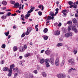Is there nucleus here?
<instances>
[{"mask_svg": "<svg viewBox=\"0 0 78 78\" xmlns=\"http://www.w3.org/2000/svg\"><path fill=\"white\" fill-rule=\"evenodd\" d=\"M72 34H73V33L70 32L69 33H66L65 34V36L66 37H70V36H72Z\"/></svg>", "mask_w": 78, "mask_h": 78, "instance_id": "nucleus-1", "label": "nucleus"}, {"mask_svg": "<svg viewBox=\"0 0 78 78\" xmlns=\"http://www.w3.org/2000/svg\"><path fill=\"white\" fill-rule=\"evenodd\" d=\"M32 30L31 28L30 27H28L27 28V32L25 33L26 35H28L29 33H30V31H31Z\"/></svg>", "mask_w": 78, "mask_h": 78, "instance_id": "nucleus-2", "label": "nucleus"}, {"mask_svg": "<svg viewBox=\"0 0 78 78\" xmlns=\"http://www.w3.org/2000/svg\"><path fill=\"white\" fill-rule=\"evenodd\" d=\"M49 62L50 61H49V60L48 59L45 60V64L47 67H50V65L49 64Z\"/></svg>", "mask_w": 78, "mask_h": 78, "instance_id": "nucleus-3", "label": "nucleus"}, {"mask_svg": "<svg viewBox=\"0 0 78 78\" xmlns=\"http://www.w3.org/2000/svg\"><path fill=\"white\" fill-rule=\"evenodd\" d=\"M55 65L56 66H58L59 65V58H56L55 60Z\"/></svg>", "mask_w": 78, "mask_h": 78, "instance_id": "nucleus-4", "label": "nucleus"}, {"mask_svg": "<svg viewBox=\"0 0 78 78\" xmlns=\"http://www.w3.org/2000/svg\"><path fill=\"white\" fill-rule=\"evenodd\" d=\"M68 62L70 63L71 65H73L75 64V60L73 59H71L69 60Z\"/></svg>", "mask_w": 78, "mask_h": 78, "instance_id": "nucleus-5", "label": "nucleus"}, {"mask_svg": "<svg viewBox=\"0 0 78 78\" xmlns=\"http://www.w3.org/2000/svg\"><path fill=\"white\" fill-rule=\"evenodd\" d=\"M49 61L52 65H54L55 64V61H54V58L52 57L49 60Z\"/></svg>", "mask_w": 78, "mask_h": 78, "instance_id": "nucleus-6", "label": "nucleus"}, {"mask_svg": "<svg viewBox=\"0 0 78 78\" xmlns=\"http://www.w3.org/2000/svg\"><path fill=\"white\" fill-rule=\"evenodd\" d=\"M54 16H52L51 17V16H48L47 19L46 20V21L47 20H54Z\"/></svg>", "mask_w": 78, "mask_h": 78, "instance_id": "nucleus-7", "label": "nucleus"}, {"mask_svg": "<svg viewBox=\"0 0 78 78\" xmlns=\"http://www.w3.org/2000/svg\"><path fill=\"white\" fill-rule=\"evenodd\" d=\"M57 77L59 78H64V74L62 73H60L57 75Z\"/></svg>", "mask_w": 78, "mask_h": 78, "instance_id": "nucleus-8", "label": "nucleus"}, {"mask_svg": "<svg viewBox=\"0 0 78 78\" xmlns=\"http://www.w3.org/2000/svg\"><path fill=\"white\" fill-rule=\"evenodd\" d=\"M73 31H74L76 33H78V30L76 28V26H74L72 29Z\"/></svg>", "mask_w": 78, "mask_h": 78, "instance_id": "nucleus-9", "label": "nucleus"}, {"mask_svg": "<svg viewBox=\"0 0 78 78\" xmlns=\"http://www.w3.org/2000/svg\"><path fill=\"white\" fill-rule=\"evenodd\" d=\"M60 34V32L59 30H56L54 33V35L55 36H58Z\"/></svg>", "mask_w": 78, "mask_h": 78, "instance_id": "nucleus-10", "label": "nucleus"}, {"mask_svg": "<svg viewBox=\"0 0 78 78\" xmlns=\"http://www.w3.org/2000/svg\"><path fill=\"white\" fill-rule=\"evenodd\" d=\"M25 51V48L23 47H21L20 48L19 51L20 52H23Z\"/></svg>", "mask_w": 78, "mask_h": 78, "instance_id": "nucleus-11", "label": "nucleus"}, {"mask_svg": "<svg viewBox=\"0 0 78 78\" xmlns=\"http://www.w3.org/2000/svg\"><path fill=\"white\" fill-rule=\"evenodd\" d=\"M14 6H16L14 7V8H19V3L18 2L15 3L14 5Z\"/></svg>", "mask_w": 78, "mask_h": 78, "instance_id": "nucleus-12", "label": "nucleus"}, {"mask_svg": "<svg viewBox=\"0 0 78 78\" xmlns=\"http://www.w3.org/2000/svg\"><path fill=\"white\" fill-rule=\"evenodd\" d=\"M9 70V68H8V67H4L3 69V71H8Z\"/></svg>", "mask_w": 78, "mask_h": 78, "instance_id": "nucleus-13", "label": "nucleus"}, {"mask_svg": "<svg viewBox=\"0 0 78 78\" xmlns=\"http://www.w3.org/2000/svg\"><path fill=\"white\" fill-rule=\"evenodd\" d=\"M45 62V60L44 58H42L40 60V62L41 64H43Z\"/></svg>", "mask_w": 78, "mask_h": 78, "instance_id": "nucleus-14", "label": "nucleus"}, {"mask_svg": "<svg viewBox=\"0 0 78 78\" xmlns=\"http://www.w3.org/2000/svg\"><path fill=\"white\" fill-rule=\"evenodd\" d=\"M42 75L43 76V77H46L47 76V74L45 72H42Z\"/></svg>", "mask_w": 78, "mask_h": 78, "instance_id": "nucleus-15", "label": "nucleus"}, {"mask_svg": "<svg viewBox=\"0 0 78 78\" xmlns=\"http://www.w3.org/2000/svg\"><path fill=\"white\" fill-rule=\"evenodd\" d=\"M45 53L46 54V55H48L49 54H50V51L49 50L46 51H45Z\"/></svg>", "mask_w": 78, "mask_h": 78, "instance_id": "nucleus-16", "label": "nucleus"}, {"mask_svg": "<svg viewBox=\"0 0 78 78\" xmlns=\"http://www.w3.org/2000/svg\"><path fill=\"white\" fill-rule=\"evenodd\" d=\"M13 50L14 51H16L17 50V46H14L13 48Z\"/></svg>", "mask_w": 78, "mask_h": 78, "instance_id": "nucleus-17", "label": "nucleus"}, {"mask_svg": "<svg viewBox=\"0 0 78 78\" xmlns=\"http://www.w3.org/2000/svg\"><path fill=\"white\" fill-rule=\"evenodd\" d=\"M72 26L70 25L69 26L68 28V31H70V30H71V29H72Z\"/></svg>", "mask_w": 78, "mask_h": 78, "instance_id": "nucleus-18", "label": "nucleus"}, {"mask_svg": "<svg viewBox=\"0 0 78 78\" xmlns=\"http://www.w3.org/2000/svg\"><path fill=\"white\" fill-rule=\"evenodd\" d=\"M1 19L3 20H5L6 19V16L5 15L2 16H1Z\"/></svg>", "mask_w": 78, "mask_h": 78, "instance_id": "nucleus-19", "label": "nucleus"}, {"mask_svg": "<svg viewBox=\"0 0 78 78\" xmlns=\"http://www.w3.org/2000/svg\"><path fill=\"white\" fill-rule=\"evenodd\" d=\"M4 34L6 36H8L9 35V31L8 30L7 32H5Z\"/></svg>", "mask_w": 78, "mask_h": 78, "instance_id": "nucleus-20", "label": "nucleus"}, {"mask_svg": "<svg viewBox=\"0 0 78 78\" xmlns=\"http://www.w3.org/2000/svg\"><path fill=\"white\" fill-rule=\"evenodd\" d=\"M2 4L4 5H7V2L5 1H3L2 2Z\"/></svg>", "mask_w": 78, "mask_h": 78, "instance_id": "nucleus-21", "label": "nucleus"}, {"mask_svg": "<svg viewBox=\"0 0 78 78\" xmlns=\"http://www.w3.org/2000/svg\"><path fill=\"white\" fill-rule=\"evenodd\" d=\"M49 15L50 16H51L52 17H53V16H55V14L53 12H50Z\"/></svg>", "mask_w": 78, "mask_h": 78, "instance_id": "nucleus-22", "label": "nucleus"}, {"mask_svg": "<svg viewBox=\"0 0 78 78\" xmlns=\"http://www.w3.org/2000/svg\"><path fill=\"white\" fill-rule=\"evenodd\" d=\"M14 67H15V66H14V64H13L10 65V67L11 69H13L14 68Z\"/></svg>", "mask_w": 78, "mask_h": 78, "instance_id": "nucleus-23", "label": "nucleus"}, {"mask_svg": "<svg viewBox=\"0 0 78 78\" xmlns=\"http://www.w3.org/2000/svg\"><path fill=\"white\" fill-rule=\"evenodd\" d=\"M43 31L44 33H47V31H48V29H47V28H44L43 30Z\"/></svg>", "mask_w": 78, "mask_h": 78, "instance_id": "nucleus-24", "label": "nucleus"}, {"mask_svg": "<svg viewBox=\"0 0 78 78\" xmlns=\"http://www.w3.org/2000/svg\"><path fill=\"white\" fill-rule=\"evenodd\" d=\"M76 19L75 18H74L73 20V23H76Z\"/></svg>", "mask_w": 78, "mask_h": 78, "instance_id": "nucleus-25", "label": "nucleus"}, {"mask_svg": "<svg viewBox=\"0 0 78 78\" xmlns=\"http://www.w3.org/2000/svg\"><path fill=\"white\" fill-rule=\"evenodd\" d=\"M68 3L69 5H72L73 3V2L72 1H69L68 2Z\"/></svg>", "mask_w": 78, "mask_h": 78, "instance_id": "nucleus-26", "label": "nucleus"}, {"mask_svg": "<svg viewBox=\"0 0 78 78\" xmlns=\"http://www.w3.org/2000/svg\"><path fill=\"white\" fill-rule=\"evenodd\" d=\"M65 61L64 60H63L62 62L60 63L61 66H63L64 64Z\"/></svg>", "mask_w": 78, "mask_h": 78, "instance_id": "nucleus-27", "label": "nucleus"}, {"mask_svg": "<svg viewBox=\"0 0 78 78\" xmlns=\"http://www.w3.org/2000/svg\"><path fill=\"white\" fill-rule=\"evenodd\" d=\"M57 45L58 47H60L62 45V44L61 43H58L57 44Z\"/></svg>", "mask_w": 78, "mask_h": 78, "instance_id": "nucleus-28", "label": "nucleus"}, {"mask_svg": "<svg viewBox=\"0 0 78 78\" xmlns=\"http://www.w3.org/2000/svg\"><path fill=\"white\" fill-rule=\"evenodd\" d=\"M30 14H26V19H28V17H30Z\"/></svg>", "mask_w": 78, "mask_h": 78, "instance_id": "nucleus-29", "label": "nucleus"}, {"mask_svg": "<svg viewBox=\"0 0 78 78\" xmlns=\"http://www.w3.org/2000/svg\"><path fill=\"white\" fill-rule=\"evenodd\" d=\"M72 22L71 21H68L67 22V23L68 25H70V24H72Z\"/></svg>", "mask_w": 78, "mask_h": 78, "instance_id": "nucleus-30", "label": "nucleus"}, {"mask_svg": "<svg viewBox=\"0 0 78 78\" xmlns=\"http://www.w3.org/2000/svg\"><path fill=\"white\" fill-rule=\"evenodd\" d=\"M10 2V3H11L12 5H14V4H15V1H11Z\"/></svg>", "mask_w": 78, "mask_h": 78, "instance_id": "nucleus-31", "label": "nucleus"}, {"mask_svg": "<svg viewBox=\"0 0 78 78\" xmlns=\"http://www.w3.org/2000/svg\"><path fill=\"white\" fill-rule=\"evenodd\" d=\"M48 36L46 35L44 37V40H47V39H48Z\"/></svg>", "mask_w": 78, "mask_h": 78, "instance_id": "nucleus-32", "label": "nucleus"}, {"mask_svg": "<svg viewBox=\"0 0 78 78\" xmlns=\"http://www.w3.org/2000/svg\"><path fill=\"white\" fill-rule=\"evenodd\" d=\"M5 47H6V45H5V44H3L2 45V48H5Z\"/></svg>", "mask_w": 78, "mask_h": 78, "instance_id": "nucleus-33", "label": "nucleus"}, {"mask_svg": "<svg viewBox=\"0 0 78 78\" xmlns=\"http://www.w3.org/2000/svg\"><path fill=\"white\" fill-rule=\"evenodd\" d=\"M33 10L31 9H30V10L28 11L27 12V14H28V13H30L31 12H33Z\"/></svg>", "mask_w": 78, "mask_h": 78, "instance_id": "nucleus-34", "label": "nucleus"}, {"mask_svg": "<svg viewBox=\"0 0 78 78\" xmlns=\"http://www.w3.org/2000/svg\"><path fill=\"white\" fill-rule=\"evenodd\" d=\"M11 75H12V73L9 72L8 74V76H11Z\"/></svg>", "mask_w": 78, "mask_h": 78, "instance_id": "nucleus-35", "label": "nucleus"}, {"mask_svg": "<svg viewBox=\"0 0 78 78\" xmlns=\"http://www.w3.org/2000/svg\"><path fill=\"white\" fill-rule=\"evenodd\" d=\"M73 52L74 55H76V53H77V52H78V51H77V50H75Z\"/></svg>", "mask_w": 78, "mask_h": 78, "instance_id": "nucleus-36", "label": "nucleus"}, {"mask_svg": "<svg viewBox=\"0 0 78 78\" xmlns=\"http://www.w3.org/2000/svg\"><path fill=\"white\" fill-rule=\"evenodd\" d=\"M17 73H16L14 74V78H16V77L17 76Z\"/></svg>", "mask_w": 78, "mask_h": 78, "instance_id": "nucleus-37", "label": "nucleus"}, {"mask_svg": "<svg viewBox=\"0 0 78 78\" xmlns=\"http://www.w3.org/2000/svg\"><path fill=\"white\" fill-rule=\"evenodd\" d=\"M30 54L29 53L27 54L25 56L26 58H27V57H28V56H30Z\"/></svg>", "mask_w": 78, "mask_h": 78, "instance_id": "nucleus-38", "label": "nucleus"}, {"mask_svg": "<svg viewBox=\"0 0 78 78\" xmlns=\"http://www.w3.org/2000/svg\"><path fill=\"white\" fill-rule=\"evenodd\" d=\"M38 13L39 16H42V13L41 11L38 12Z\"/></svg>", "mask_w": 78, "mask_h": 78, "instance_id": "nucleus-39", "label": "nucleus"}, {"mask_svg": "<svg viewBox=\"0 0 78 78\" xmlns=\"http://www.w3.org/2000/svg\"><path fill=\"white\" fill-rule=\"evenodd\" d=\"M30 75H26L25 76V78H30Z\"/></svg>", "mask_w": 78, "mask_h": 78, "instance_id": "nucleus-40", "label": "nucleus"}, {"mask_svg": "<svg viewBox=\"0 0 78 78\" xmlns=\"http://www.w3.org/2000/svg\"><path fill=\"white\" fill-rule=\"evenodd\" d=\"M62 31H63V33H66V29H62Z\"/></svg>", "mask_w": 78, "mask_h": 78, "instance_id": "nucleus-41", "label": "nucleus"}, {"mask_svg": "<svg viewBox=\"0 0 78 78\" xmlns=\"http://www.w3.org/2000/svg\"><path fill=\"white\" fill-rule=\"evenodd\" d=\"M34 73H35L36 74L37 73V70H35L34 71Z\"/></svg>", "mask_w": 78, "mask_h": 78, "instance_id": "nucleus-42", "label": "nucleus"}, {"mask_svg": "<svg viewBox=\"0 0 78 78\" xmlns=\"http://www.w3.org/2000/svg\"><path fill=\"white\" fill-rule=\"evenodd\" d=\"M35 8L34 7H33L32 6H31L30 7V9H32V10H33Z\"/></svg>", "mask_w": 78, "mask_h": 78, "instance_id": "nucleus-43", "label": "nucleus"}, {"mask_svg": "<svg viewBox=\"0 0 78 78\" xmlns=\"http://www.w3.org/2000/svg\"><path fill=\"white\" fill-rule=\"evenodd\" d=\"M66 11H67V10L66 9H64L62 11V13H63L64 12H66Z\"/></svg>", "mask_w": 78, "mask_h": 78, "instance_id": "nucleus-44", "label": "nucleus"}, {"mask_svg": "<svg viewBox=\"0 0 78 78\" xmlns=\"http://www.w3.org/2000/svg\"><path fill=\"white\" fill-rule=\"evenodd\" d=\"M11 13L10 12H9L7 13V15L8 16H11Z\"/></svg>", "mask_w": 78, "mask_h": 78, "instance_id": "nucleus-45", "label": "nucleus"}, {"mask_svg": "<svg viewBox=\"0 0 78 78\" xmlns=\"http://www.w3.org/2000/svg\"><path fill=\"white\" fill-rule=\"evenodd\" d=\"M25 36V34H23L21 35V37H23Z\"/></svg>", "mask_w": 78, "mask_h": 78, "instance_id": "nucleus-46", "label": "nucleus"}, {"mask_svg": "<svg viewBox=\"0 0 78 78\" xmlns=\"http://www.w3.org/2000/svg\"><path fill=\"white\" fill-rule=\"evenodd\" d=\"M12 69L10 68V69H9V72H11V73H12Z\"/></svg>", "mask_w": 78, "mask_h": 78, "instance_id": "nucleus-47", "label": "nucleus"}, {"mask_svg": "<svg viewBox=\"0 0 78 78\" xmlns=\"http://www.w3.org/2000/svg\"><path fill=\"white\" fill-rule=\"evenodd\" d=\"M58 23H56L54 24V26H58Z\"/></svg>", "mask_w": 78, "mask_h": 78, "instance_id": "nucleus-48", "label": "nucleus"}, {"mask_svg": "<svg viewBox=\"0 0 78 78\" xmlns=\"http://www.w3.org/2000/svg\"><path fill=\"white\" fill-rule=\"evenodd\" d=\"M40 67L39 66H37V70H39V69H40Z\"/></svg>", "mask_w": 78, "mask_h": 78, "instance_id": "nucleus-49", "label": "nucleus"}, {"mask_svg": "<svg viewBox=\"0 0 78 78\" xmlns=\"http://www.w3.org/2000/svg\"><path fill=\"white\" fill-rule=\"evenodd\" d=\"M24 47L25 49H26L27 48V45H26L25 44L24 45Z\"/></svg>", "mask_w": 78, "mask_h": 78, "instance_id": "nucleus-50", "label": "nucleus"}, {"mask_svg": "<svg viewBox=\"0 0 78 78\" xmlns=\"http://www.w3.org/2000/svg\"><path fill=\"white\" fill-rule=\"evenodd\" d=\"M38 8H40V9H41V8H42V5H39L38 6Z\"/></svg>", "mask_w": 78, "mask_h": 78, "instance_id": "nucleus-51", "label": "nucleus"}, {"mask_svg": "<svg viewBox=\"0 0 78 78\" xmlns=\"http://www.w3.org/2000/svg\"><path fill=\"white\" fill-rule=\"evenodd\" d=\"M18 70V68H16L13 69L14 71H16V70Z\"/></svg>", "mask_w": 78, "mask_h": 78, "instance_id": "nucleus-52", "label": "nucleus"}, {"mask_svg": "<svg viewBox=\"0 0 78 78\" xmlns=\"http://www.w3.org/2000/svg\"><path fill=\"white\" fill-rule=\"evenodd\" d=\"M5 14V12H0V15H3L4 14Z\"/></svg>", "mask_w": 78, "mask_h": 78, "instance_id": "nucleus-53", "label": "nucleus"}, {"mask_svg": "<svg viewBox=\"0 0 78 78\" xmlns=\"http://www.w3.org/2000/svg\"><path fill=\"white\" fill-rule=\"evenodd\" d=\"M77 7V5H74L73 6V8H75V9H76V8Z\"/></svg>", "mask_w": 78, "mask_h": 78, "instance_id": "nucleus-54", "label": "nucleus"}, {"mask_svg": "<svg viewBox=\"0 0 78 78\" xmlns=\"http://www.w3.org/2000/svg\"><path fill=\"white\" fill-rule=\"evenodd\" d=\"M61 25H62V24H61V23H59L58 24V27H61Z\"/></svg>", "mask_w": 78, "mask_h": 78, "instance_id": "nucleus-55", "label": "nucleus"}, {"mask_svg": "<svg viewBox=\"0 0 78 78\" xmlns=\"http://www.w3.org/2000/svg\"><path fill=\"white\" fill-rule=\"evenodd\" d=\"M73 6L74 5H70L69 6V8H72V7H73Z\"/></svg>", "mask_w": 78, "mask_h": 78, "instance_id": "nucleus-56", "label": "nucleus"}, {"mask_svg": "<svg viewBox=\"0 0 78 78\" xmlns=\"http://www.w3.org/2000/svg\"><path fill=\"white\" fill-rule=\"evenodd\" d=\"M72 72V69H70L68 71V73H70Z\"/></svg>", "mask_w": 78, "mask_h": 78, "instance_id": "nucleus-57", "label": "nucleus"}, {"mask_svg": "<svg viewBox=\"0 0 78 78\" xmlns=\"http://www.w3.org/2000/svg\"><path fill=\"white\" fill-rule=\"evenodd\" d=\"M59 40H60V41H63V39H62V38H59Z\"/></svg>", "mask_w": 78, "mask_h": 78, "instance_id": "nucleus-58", "label": "nucleus"}, {"mask_svg": "<svg viewBox=\"0 0 78 78\" xmlns=\"http://www.w3.org/2000/svg\"><path fill=\"white\" fill-rule=\"evenodd\" d=\"M38 26H39V24H37V25H36L35 26V28H37V27H38Z\"/></svg>", "mask_w": 78, "mask_h": 78, "instance_id": "nucleus-59", "label": "nucleus"}, {"mask_svg": "<svg viewBox=\"0 0 78 78\" xmlns=\"http://www.w3.org/2000/svg\"><path fill=\"white\" fill-rule=\"evenodd\" d=\"M75 16L76 17H78V15L77 14H75Z\"/></svg>", "mask_w": 78, "mask_h": 78, "instance_id": "nucleus-60", "label": "nucleus"}, {"mask_svg": "<svg viewBox=\"0 0 78 78\" xmlns=\"http://www.w3.org/2000/svg\"><path fill=\"white\" fill-rule=\"evenodd\" d=\"M20 64H21V66H23V62H21Z\"/></svg>", "mask_w": 78, "mask_h": 78, "instance_id": "nucleus-61", "label": "nucleus"}, {"mask_svg": "<svg viewBox=\"0 0 78 78\" xmlns=\"http://www.w3.org/2000/svg\"><path fill=\"white\" fill-rule=\"evenodd\" d=\"M33 78V76H32V75H30V77L29 78Z\"/></svg>", "mask_w": 78, "mask_h": 78, "instance_id": "nucleus-62", "label": "nucleus"}, {"mask_svg": "<svg viewBox=\"0 0 78 78\" xmlns=\"http://www.w3.org/2000/svg\"><path fill=\"white\" fill-rule=\"evenodd\" d=\"M11 11V9H9L8 10H6V11Z\"/></svg>", "mask_w": 78, "mask_h": 78, "instance_id": "nucleus-63", "label": "nucleus"}, {"mask_svg": "<svg viewBox=\"0 0 78 78\" xmlns=\"http://www.w3.org/2000/svg\"><path fill=\"white\" fill-rule=\"evenodd\" d=\"M58 13V11H56L55 13V15L56 16Z\"/></svg>", "mask_w": 78, "mask_h": 78, "instance_id": "nucleus-64", "label": "nucleus"}]
</instances>
